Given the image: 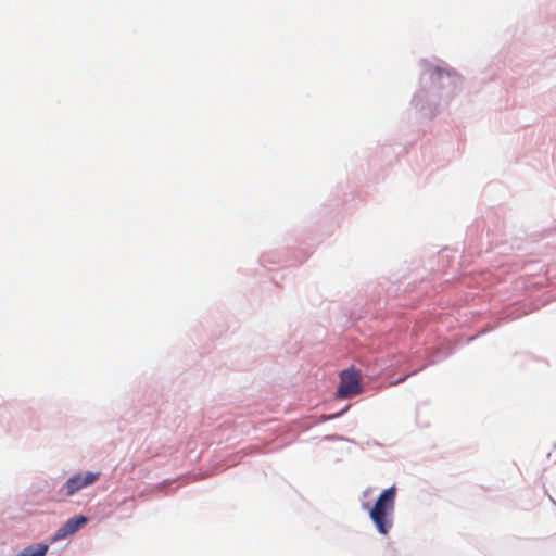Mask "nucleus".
Returning <instances> with one entry per match:
<instances>
[{"mask_svg": "<svg viewBox=\"0 0 556 556\" xmlns=\"http://www.w3.org/2000/svg\"><path fill=\"white\" fill-rule=\"evenodd\" d=\"M396 489L390 486L381 492L369 511V517L379 533L386 535L393 526Z\"/></svg>", "mask_w": 556, "mask_h": 556, "instance_id": "f257e3e1", "label": "nucleus"}, {"mask_svg": "<svg viewBox=\"0 0 556 556\" xmlns=\"http://www.w3.org/2000/svg\"><path fill=\"white\" fill-rule=\"evenodd\" d=\"M362 392L361 375L354 368L345 369L340 375V384L337 390V397L346 399Z\"/></svg>", "mask_w": 556, "mask_h": 556, "instance_id": "f03ea898", "label": "nucleus"}, {"mask_svg": "<svg viewBox=\"0 0 556 556\" xmlns=\"http://www.w3.org/2000/svg\"><path fill=\"white\" fill-rule=\"evenodd\" d=\"M99 472L77 473L68 478L65 484L66 495L72 496L83 488L93 484L99 479Z\"/></svg>", "mask_w": 556, "mask_h": 556, "instance_id": "7ed1b4c3", "label": "nucleus"}, {"mask_svg": "<svg viewBox=\"0 0 556 556\" xmlns=\"http://www.w3.org/2000/svg\"><path fill=\"white\" fill-rule=\"evenodd\" d=\"M87 523L85 516H75L70 518L54 534L52 541L63 540L68 535L74 534L80 527Z\"/></svg>", "mask_w": 556, "mask_h": 556, "instance_id": "20e7f679", "label": "nucleus"}, {"mask_svg": "<svg viewBox=\"0 0 556 556\" xmlns=\"http://www.w3.org/2000/svg\"><path fill=\"white\" fill-rule=\"evenodd\" d=\"M48 548L47 544L29 545L15 556H45Z\"/></svg>", "mask_w": 556, "mask_h": 556, "instance_id": "39448f33", "label": "nucleus"}, {"mask_svg": "<svg viewBox=\"0 0 556 556\" xmlns=\"http://www.w3.org/2000/svg\"><path fill=\"white\" fill-rule=\"evenodd\" d=\"M405 379H406V377H404V378H400V379L397 380V382H403Z\"/></svg>", "mask_w": 556, "mask_h": 556, "instance_id": "423d86ee", "label": "nucleus"}, {"mask_svg": "<svg viewBox=\"0 0 556 556\" xmlns=\"http://www.w3.org/2000/svg\"><path fill=\"white\" fill-rule=\"evenodd\" d=\"M338 416H340V413H337V414L332 415V418H336Z\"/></svg>", "mask_w": 556, "mask_h": 556, "instance_id": "0eeeda50", "label": "nucleus"}, {"mask_svg": "<svg viewBox=\"0 0 556 556\" xmlns=\"http://www.w3.org/2000/svg\"><path fill=\"white\" fill-rule=\"evenodd\" d=\"M338 416H340V413H337V414L332 415V418H336Z\"/></svg>", "mask_w": 556, "mask_h": 556, "instance_id": "6e6552de", "label": "nucleus"}, {"mask_svg": "<svg viewBox=\"0 0 556 556\" xmlns=\"http://www.w3.org/2000/svg\"><path fill=\"white\" fill-rule=\"evenodd\" d=\"M338 416H340V413H337V414L332 415V418H336Z\"/></svg>", "mask_w": 556, "mask_h": 556, "instance_id": "1a4fd4ad", "label": "nucleus"}]
</instances>
